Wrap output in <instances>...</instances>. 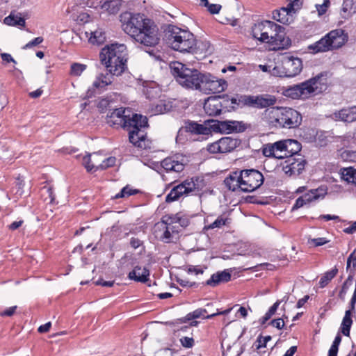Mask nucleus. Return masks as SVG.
<instances>
[{
	"mask_svg": "<svg viewBox=\"0 0 356 356\" xmlns=\"http://www.w3.org/2000/svg\"><path fill=\"white\" fill-rule=\"evenodd\" d=\"M241 177H242L241 170L235 171L232 172L229 176L225 179L224 183L230 191H236L237 190H241L243 191Z\"/></svg>",
	"mask_w": 356,
	"mask_h": 356,
	"instance_id": "5701e85b",
	"label": "nucleus"
},
{
	"mask_svg": "<svg viewBox=\"0 0 356 356\" xmlns=\"http://www.w3.org/2000/svg\"><path fill=\"white\" fill-rule=\"evenodd\" d=\"M337 268H334V269H332L330 271H327L326 272L321 278L320 281H319V284H320V286L323 288L324 286H325L327 283L332 279L334 278L337 273Z\"/></svg>",
	"mask_w": 356,
	"mask_h": 356,
	"instance_id": "4c0bfd02",
	"label": "nucleus"
},
{
	"mask_svg": "<svg viewBox=\"0 0 356 356\" xmlns=\"http://www.w3.org/2000/svg\"><path fill=\"white\" fill-rule=\"evenodd\" d=\"M227 87V83L225 79L205 73L202 74L197 90L205 94H214L225 91Z\"/></svg>",
	"mask_w": 356,
	"mask_h": 356,
	"instance_id": "9d476101",
	"label": "nucleus"
},
{
	"mask_svg": "<svg viewBox=\"0 0 356 356\" xmlns=\"http://www.w3.org/2000/svg\"><path fill=\"white\" fill-rule=\"evenodd\" d=\"M162 220L156 225L157 236L164 243H175L179 238V225L174 220Z\"/></svg>",
	"mask_w": 356,
	"mask_h": 356,
	"instance_id": "9b49d317",
	"label": "nucleus"
},
{
	"mask_svg": "<svg viewBox=\"0 0 356 356\" xmlns=\"http://www.w3.org/2000/svg\"><path fill=\"white\" fill-rule=\"evenodd\" d=\"M204 110L207 115L211 116L220 114L222 111L220 97L215 96L208 97L204 104Z\"/></svg>",
	"mask_w": 356,
	"mask_h": 356,
	"instance_id": "412c9836",
	"label": "nucleus"
},
{
	"mask_svg": "<svg viewBox=\"0 0 356 356\" xmlns=\"http://www.w3.org/2000/svg\"><path fill=\"white\" fill-rule=\"evenodd\" d=\"M200 6L207 7L211 14H218L222 8L220 4L209 3L208 0H200Z\"/></svg>",
	"mask_w": 356,
	"mask_h": 356,
	"instance_id": "58836bf2",
	"label": "nucleus"
},
{
	"mask_svg": "<svg viewBox=\"0 0 356 356\" xmlns=\"http://www.w3.org/2000/svg\"><path fill=\"white\" fill-rule=\"evenodd\" d=\"M115 157L111 156L106 159L103 157L102 170H105L109 167L113 166L115 163Z\"/></svg>",
	"mask_w": 356,
	"mask_h": 356,
	"instance_id": "8fccbe9b",
	"label": "nucleus"
},
{
	"mask_svg": "<svg viewBox=\"0 0 356 356\" xmlns=\"http://www.w3.org/2000/svg\"><path fill=\"white\" fill-rule=\"evenodd\" d=\"M87 65L79 63H73L70 66V74L72 76H80L86 70Z\"/></svg>",
	"mask_w": 356,
	"mask_h": 356,
	"instance_id": "c9c22d12",
	"label": "nucleus"
},
{
	"mask_svg": "<svg viewBox=\"0 0 356 356\" xmlns=\"http://www.w3.org/2000/svg\"><path fill=\"white\" fill-rule=\"evenodd\" d=\"M1 57L2 58V60L4 61V62H6V63H10V62H13L14 63H16V61L12 57V56L9 54H7V53H2L1 54Z\"/></svg>",
	"mask_w": 356,
	"mask_h": 356,
	"instance_id": "e2e57ef3",
	"label": "nucleus"
},
{
	"mask_svg": "<svg viewBox=\"0 0 356 356\" xmlns=\"http://www.w3.org/2000/svg\"><path fill=\"white\" fill-rule=\"evenodd\" d=\"M262 152L265 156L283 159V140L265 145Z\"/></svg>",
	"mask_w": 356,
	"mask_h": 356,
	"instance_id": "4be33fe9",
	"label": "nucleus"
},
{
	"mask_svg": "<svg viewBox=\"0 0 356 356\" xmlns=\"http://www.w3.org/2000/svg\"><path fill=\"white\" fill-rule=\"evenodd\" d=\"M137 193H138L137 190L132 189V188H129V186H126L121 190V191L119 193H118L115 195L114 198L118 199V198L127 197H129L130 195H134Z\"/></svg>",
	"mask_w": 356,
	"mask_h": 356,
	"instance_id": "a19ab883",
	"label": "nucleus"
},
{
	"mask_svg": "<svg viewBox=\"0 0 356 356\" xmlns=\"http://www.w3.org/2000/svg\"><path fill=\"white\" fill-rule=\"evenodd\" d=\"M353 279L351 276H348L346 280L344 282L341 290L339 292V296L341 299L344 300L346 294L349 289V287L352 285Z\"/></svg>",
	"mask_w": 356,
	"mask_h": 356,
	"instance_id": "37998d69",
	"label": "nucleus"
},
{
	"mask_svg": "<svg viewBox=\"0 0 356 356\" xmlns=\"http://www.w3.org/2000/svg\"><path fill=\"white\" fill-rule=\"evenodd\" d=\"M238 124L236 121H220L218 123V127L221 132L229 134L237 130Z\"/></svg>",
	"mask_w": 356,
	"mask_h": 356,
	"instance_id": "473e14b6",
	"label": "nucleus"
},
{
	"mask_svg": "<svg viewBox=\"0 0 356 356\" xmlns=\"http://www.w3.org/2000/svg\"><path fill=\"white\" fill-rule=\"evenodd\" d=\"M341 341V337L339 334H337L331 346L327 356H337L338 352V347Z\"/></svg>",
	"mask_w": 356,
	"mask_h": 356,
	"instance_id": "79ce46f5",
	"label": "nucleus"
},
{
	"mask_svg": "<svg viewBox=\"0 0 356 356\" xmlns=\"http://www.w3.org/2000/svg\"><path fill=\"white\" fill-rule=\"evenodd\" d=\"M106 40L105 33L102 29H97L90 33L88 41L92 44H101Z\"/></svg>",
	"mask_w": 356,
	"mask_h": 356,
	"instance_id": "2f4dec72",
	"label": "nucleus"
},
{
	"mask_svg": "<svg viewBox=\"0 0 356 356\" xmlns=\"http://www.w3.org/2000/svg\"><path fill=\"white\" fill-rule=\"evenodd\" d=\"M182 129H184V131L186 132L196 135L207 136L211 134V130L209 127L191 120H188L185 122L184 127L182 129H179V134H180V132L181 131ZM179 136V135H178L177 138Z\"/></svg>",
	"mask_w": 356,
	"mask_h": 356,
	"instance_id": "aec40b11",
	"label": "nucleus"
},
{
	"mask_svg": "<svg viewBox=\"0 0 356 356\" xmlns=\"http://www.w3.org/2000/svg\"><path fill=\"white\" fill-rule=\"evenodd\" d=\"M196 188V184L193 178L187 179L180 184L173 187L165 197L167 202L178 200L181 197L187 195L193 192Z\"/></svg>",
	"mask_w": 356,
	"mask_h": 356,
	"instance_id": "4468645a",
	"label": "nucleus"
},
{
	"mask_svg": "<svg viewBox=\"0 0 356 356\" xmlns=\"http://www.w3.org/2000/svg\"><path fill=\"white\" fill-rule=\"evenodd\" d=\"M341 177L348 183L356 185V169L351 167L344 168L341 173Z\"/></svg>",
	"mask_w": 356,
	"mask_h": 356,
	"instance_id": "f704fd0d",
	"label": "nucleus"
},
{
	"mask_svg": "<svg viewBox=\"0 0 356 356\" xmlns=\"http://www.w3.org/2000/svg\"><path fill=\"white\" fill-rule=\"evenodd\" d=\"M242 187L243 192H252L259 188L264 181V175L257 170L245 169L241 170Z\"/></svg>",
	"mask_w": 356,
	"mask_h": 356,
	"instance_id": "f8f14e48",
	"label": "nucleus"
},
{
	"mask_svg": "<svg viewBox=\"0 0 356 356\" xmlns=\"http://www.w3.org/2000/svg\"><path fill=\"white\" fill-rule=\"evenodd\" d=\"M170 70L177 81L183 87L192 89H198L202 77V73L195 69L186 67L180 62H174L170 64Z\"/></svg>",
	"mask_w": 356,
	"mask_h": 356,
	"instance_id": "0eeeda50",
	"label": "nucleus"
},
{
	"mask_svg": "<svg viewBox=\"0 0 356 356\" xmlns=\"http://www.w3.org/2000/svg\"><path fill=\"white\" fill-rule=\"evenodd\" d=\"M43 41V38L42 37H37L35 39H33L32 41H30L28 42L25 46L23 47L24 49H30L33 47L37 46L42 43Z\"/></svg>",
	"mask_w": 356,
	"mask_h": 356,
	"instance_id": "4d7b16f0",
	"label": "nucleus"
},
{
	"mask_svg": "<svg viewBox=\"0 0 356 356\" xmlns=\"http://www.w3.org/2000/svg\"><path fill=\"white\" fill-rule=\"evenodd\" d=\"M3 22L8 26H18L22 27L25 26V20L22 17L21 14L13 12L4 18Z\"/></svg>",
	"mask_w": 356,
	"mask_h": 356,
	"instance_id": "c85d7f7f",
	"label": "nucleus"
},
{
	"mask_svg": "<svg viewBox=\"0 0 356 356\" xmlns=\"http://www.w3.org/2000/svg\"><path fill=\"white\" fill-rule=\"evenodd\" d=\"M342 156L346 160L356 162V151H343L342 153Z\"/></svg>",
	"mask_w": 356,
	"mask_h": 356,
	"instance_id": "6e6d98bb",
	"label": "nucleus"
},
{
	"mask_svg": "<svg viewBox=\"0 0 356 356\" xmlns=\"http://www.w3.org/2000/svg\"><path fill=\"white\" fill-rule=\"evenodd\" d=\"M186 158L181 154H175L164 159L161 166L166 172H179L184 169Z\"/></svg>",
	"mask_w": 356,
	"mask_h": 356,
	"instance_id": "dca6fc26",
	"label": "nucleus"
},
{
	"mask_svg": "<svg viewBox=\"0 0 356 356\" xmlns=\"http://www.w3.org/2000/svg\"><path fill=\"white\" fill-rule=\"evenodd\" d=\"M322 78L323 76H317L300 84L291 86L286 89L283 94L292 99H306L323 89L325 83L321 82Z\"/></svg>",
	"mask_w": 356,
	"mask_h": 356,
	"instance_id": "6e6552de",
	"label": "nucleus"
},
{
	"mask_svg": "<svg viewBox=\"0 0 356 356\" xmlns=\"http://www.w3.org/2000/svg\"><path fill=\"white\" fill-rule=\"evenodd\" d=\"M346 41V36L342 30H333L318 41L310 44L308 49L313 53L325 52L341 47Z\"/></svg>",
	"mask_w": 356,
	"mask_h": 356,
	"instance_id": "1a4fd4ad",
	"label": "nucleus"
},
{
	"mask_svg": "<svg viewBox=\"0 0 356 356\" xmlns=\"http://www.w3.org/2000/svg\"><path fill=\"white\" fill-rule=\"evenodd\" d=\"M121 5V0H105L102 4V8L111 14H115L119 11Z\"/></svg>",
	"mask_w": 356,
	"mask_h": 356,
	"instance_id": "7c9ffc66",
	"label": "nucleus"
},
{
	"mask_svg": "<svg viewBox=\"0 0 356 356\" xmlns=\"http://www.w3.org/2000/svg\"><path fill=\"white\" fill-rule=\"evenodd\" d=\"M149 275V270L145 268L136 266L132 271L129 273V278L136 282H146Z\"/></svg>",
	"mask_w": 356,
	"mask_h": 356,
	"instance_id": "393cba45",
	"label": "nucleus"
},
{
	"mask_svg": "<svg viewBox=\"0 0 356 356\" xmlns=\"http://www.w3.org/2000/svg\"><path fill=\"white\" fill-rule=\"evenodd\" d=\"M221 152L227 153L234 149L238 145V140L231 137H223L218 140Z\"/></svg>",
	"mask_w": 356,
	"mask_h": 356,
	"instance_id": "bb28decb",
	"label": "nucleus"
},
{
	"mask_svg": "<svg viewBox=\"0 0 356 356\" xmlns=\"http://www.w3.org/2000/svg\"><path fill=\"white\" fill-rule=\"evenodd\" d=\"M286 7L275 10L272 13V17L282 24H289L293 21V15L302 7L301 0H287Z\"/></svg>",
	"mask_w": 356,
	"mask_h": 356,
	"instance_id": "ddd939ff",
	"label": "nucleus"
},
{
	"mask_svg": "<svg viewBox=\"0 0 356 356\" xmlns=\"http://www.w3.org/2000/svg\"><path fill=\"white\" fill-rule=\"evenodd\" d=\"M271 340L270 336L261 337L259 336L255 342V347L257 350L266 346V343Z\"/></svg>",
	"mask_w": 356,
	"mask_h": 356,
	"instance_id": "a18cd8bd",
	"label": "nucleus"
},
{
	"mask_svg": "<svg viewBox=\"0 0 356 356\" xmlns=\"http://www.w3.org/2000/svg\"><path fill=\"white\" fill-rule=\"evenodd\" d=\"M335 121H341L345 123H351L356 121V106L343 108L336 111L330 115Z\"/></svg>",
	"mask_w": 356,
	"mask_h": 356,
	"instance_id": "a211bd4d",
	"label": "nucleus"
},
{
	"mask_svg": "<svg viewBox=\"0 0 356 356\" xmlns=\"http://www.w3.org/2000/svg\"><path fill=\"white\" fill-rule=\"evenodd\" d=\"M51 322H48L44 325H42L38 327V332L40 333L47 332L49 330L51 327Z\"/></svg>",
	"mask_w": 356,
	"mask_h": 356,
	"instance_id": "338daca9",
	"label": "nucleus"
},
{
	"mask_svg": "<svg viewBox=\"0 0 356 356\" xmlns=\"http://www.w3.org/2000/svg\"><path fill=\"white\" fill-rule=\"evenodd\" d=\"M351 310H347L345 313V316L343 318L341 329V332L345 336H349L350 334V329L353 323V321L351 319Z\"/></svg>",
	"mask_w": 356,
	"mask_h": 356,
	"instance_id": "72a5a7b5",
	"label": "nucleus"
},
{
	"mask_svg": "<svg viewBox=\"0 0 356 356\" xmlns=\"http://www.w3.org/2000/svg\"><path fill=\"white\" fill-rule=\"evenodd\" d=\"M284 70L282 68V61L280 65H276L270 70V74L276 76H286L285 74H282Z\"/></svg>",
	"mask_w": 356,
	"mask_h": 356,
	"instance_id": "864d4df0",
	"label": "nucleus"
},
{
	"mask_svg": "<svg viewBox=\"0 0 356 356\" xmlns=\"http://www.w3.org/2000/svg\"><path fill=\"white\" fill-rule=\"evenodd\" d=\"M330 4V3L329 0H324L323 3L322 4L316 5V8L318 13V15H323L326 12Z\"/></svg>",
	"mask_w": 356,
	"mask_h": 356,
	"instance_id": "603ef678",
	"label": "nucleus"
},
{
	"mask_svg": "<svg viewBox=\"0 0 356 356\" xmlns=\"http://www.w3.org/2000/svg\"><path fill=\"white\" fill-rule=\"evenodd\" d=\"M303 197L306 200L307 203H309L313 200H316L319 197L318 190H312L309 193H307L305 195H303Z\"/></svg>",
	"mask_w": 356,
	"mask_h": 356,
	"instance_id": "49530a36",
	"label": "nucleus"
},
{
	"mask_svg": "<svg viewBox=\"0 0 356 356\" xmlns=\"http://www.w3.org/2000/svg\"><path fill=\"white\" fill-rule=\"evenodd\" d=\"M24 182L22 180L18 179L17 182L16 184V186L13 189V191L15 193V195L17 197H21L24 194V191L22 190L24 187Z\"/></svg>",
	"mask_w": 356,
	"mask_h": 356,
	"instance_id": "09e8293b",
	"label": "nucleus"
},
{
	"mask_svg": "<svg viewBox=\"0 0 356 356\" xmlns=\"http://www.w3.org/2000/svg\"><path fill=\"white\" fill-rule=\"evenodd\" d=\"M270 324L273 327H275L279 330H281L284 326V321L283 318H277V319H274V320L271 321Z\"/></svg>",
	"mask_w": 356,
	"mask_h": 356,
	"instance_id": "bf43d9fd",
	"label": "nucleus"
},
{
	"mask_svg": "<svg viewBox=\"0 0 356 356\" xmlns=\"http://www.w3.org/2000/svg\"><path fill=\"white\" fill-rule=\"evenodd\" d=\"M252 35L254 39L268 44L273 50L286 49L291 44L284 29L272 21L255 24L252 28Z\"/></svg>",
	"mask_w": 356,
	"mask_h": 356,
	"instance_id": "7ed1b4c3",
	"label": "nucleus"
},
{
	"mask_svg": "<svg viewBox=\"0 0 356 356\" xmlns=\"http://www.w3.org/2000/svg\"><path fill=\"white\" fill-rule=\"evenodd\" d=\"M282 68L284 72L282 74L287 77H293L298 74L302 69V60L292 56H285L282 59Z\"/></svg>",
	"mask_w": 356,
	"mask_h": 356,
	"instance_id": "2eb2a0df",
	"label": "nucleus"
},
{
	"mask_svg": "<svg viewBox=\"0 0 356 356\" xmlns=\"http://www.w3.org/2000/svg\"><path fill=\"white\" fill-rule=\"evenodd\" d=\"M351 264L353 267L356 266V250H355L348 258L347 268L350 267Z\"/></svg>",
	"mask_w": 356,
	"mask_h": 356,
	"instance_id": "13d9d810",
	"label": "nucleus"
},
{
	"mask_svg": "<svg viewBox=\"0 0 356 356\" xmlns=\"http://www.w3.org/2000/svg\"><path fill=\"white\" fill-rule=\"evenodd\" d=\"M99 59L111 74L120 76L127 68V47L118 43L106 45L102 49Z\"/></svg>",
	"mask_w": 356,
	"mask_h": 356,
	"instance_id": "20e7f679",
	"label": "nucleus"
},
{
	"mask_svg": "<svg viewBox=\"0 0 356 356\" xmlns=\"http://www.w3.org/2000/svg\"><path fill=\"white\" fill-rule=\"evenodd\" d=\"M207 150L211 154L222 153L218 140L209 144Z\"/></svg>",
	"mask_w": 356,
	"mask_h": 356,
	"instance_id": "3c124183",
	"label": "nucleus"
},
{
	"mask_svg": "<svg viewBox=\"0 0 356 356\" xmlns=\"http://www.w3.org/2000/svg\"><path fill=\"white\" fill-rule=\"evenodd\" d=\"M168 45L175 51L192 53L196 47V39L189 31L175 26H169L165 34Z\"/></svg>",
	"mask_w": 356,
	"mask_h": 356,
	"instance_id": "423d86ee",
	"label": "nucleus"
},
{
	"mask_svg": "<svg viewBox=\"0 0 356 356\" xmlns=\"http://www.w3.org/2000/svg\"><path fill=\"white\" fill-rule=\"evenodd\" d=\"M231 279V275L229 272L224 270L213 274L209 280L207 281V284L216 286L223 282H227Z\"/></svg>",
	"mask_w": 356,
	"mask_h": 356,
	"instance_id": "a878e982",
	"label": "nucleus"
},
{
	"mask_svg": "<svg viewBox=\"0 0 356 356\" xmlns=\"http://www.w3.org/2000/svg\"><path fill=\"white\" fill-rule=\"evenodd\" d=\"M277 99L275 96L270 95H258L257 107L266 108L271 106L276 103Z\"/></svg>",
	"mask_w": 356,
	"mask_h": 356,
	"instance_id": "c756f323",
	"label": "nucleus"
},
{
	"mask_svg": "<svg viewBox=\"0 0 356 356\" xmlns=\"http://www.w3.org/2000/svg\"><path fill=\"white\" fill-rule=\"evenodd\" d=\"M207 313V310L204 309H197L195 311H193L191 313H189L186 316L187 320L190 321L194 318H197L200 317H203L204 318H206L207 316H204V314Z\"/></svg>",
	"mask_w": 356,
	"mask_h": 356,
	"instance_id": "c03bdc74",
	"label": "nucleus"
},
{
	"mask_svg": "<svg viewBox=\"0 0 356 356\" xmlns=\"http://www.w3.org/2000/svg\"><path fill=\"white\" fill-rule=\"evenodd\" d=\"M115 74H111L108 71L106 73H100L97 76L92 83V86L97 89L105 88L111 85L114 81Z\"/></svg>",
	"mask_w": 356,
	"mask_h": 356,
	"instance_id": "b1692460",
	"label": "nucleus"
},
{
	"mask_svg": "<svg viewBox=\"0 0 356 356\" xmlns=\"http://www.w3.org/2000/svg\"><path fill=\"white\" fill-rule=\"evenodd\" d=\"M242 102L248 106H257V96H241Z\"/></svg>",
	"mask_w": 356,
	"mask_h": 356,
	"instance_id": "de8ad7c7",
	"label": "nucleus"
},
{
	"mask_svg": "<svg viewBox=\"0 0 356 356\" xmlns=\"http://www.w3.org/2000/svg\"><path fill=\"white\" fill-rule=\"evenodd\" d=\"M280 303L281 300H277L270 307L266 314L260 319V323L261 324H264L275 314Z\"/></svg>",
	"mask_w": 356,
	"mask_h": 356,
	"instance_id": "ea45409f",
	"label": "nucleus"
},
{
	"mask_svg": "<svg viewBox=\"0 0 356 356\" xmlns=\"http://www.w3.org/2000/svg\"><path fill=\"white\" fill-rule=\"evenodd\" d=\"M263 118L271 127L277 128H295L302 121L300 113L291 108L273 106L266 108Z\"/></svg>",
	"mask_w": 356,
	"mask_h": 356,
	"instance_id": "39448f33",
	"label": "nucleus"
},
{
	"mask_svg": "<svg viewBox=\"0 0 356 356\" xmlns=\"http://www.w3.org/2000/svg\"><path fill=\"white\" fill-rule=\"evenodd\" d=\"M121 27L136 42L154 47L160 41L159 29L151 20L139 13L124 12L120 15Z\"/></svg>",
	"mask_w": 356,
	"mask_h": 356,
	"instance_id": "f257e3e1",
	"label": "nucleus"
},
{
	"mask_svg": "<svg viewBox=\"0 0 356 356\" xmlns=\"http://www.w3.org/2000/svg\"><path fill=\"white\" fill-rule=\"evenodd\" d=\"M312 242L314 243L316 246L323 245L328 242L325 238H314Z\"/></svg>",
	"mask_w": 356,
	"mask_h": 356,
	"instance_id": "69168bd1",
	"label": "nucleus"
},
{
	"mask_svg": "<svg viewBox=\"0 0 356 356\" xmlns=\"http://www.w3.org/2000/svg\"><path fill=\"white\" fill-rule=\"evenodd\" d=\"M130 114L131 111L128 108H116L108 114V123L122 124L129 131V142L137 147L145 149L149 143L141 129L147 126V118L138 114H133L131 118Z\"/></svg>",
	"mask_w": 356,
	"mask_h": 356,
	"instance_id": "f03ea898",
	"label": "nucleus"
},
{
	"mask_svg": "<svg viewBox=\"0 0 356 356\" xmlns=\"http://www.w3.org/2000/svg\"><path fill=\"white\" fill-rule=\"evenodd\" d=\"M42 193H47L49 194V197L50 198V202H52L54 200V197L53 196V192H52V189L51 187L49 186H44L42 188Z\"/></svg>",
	"mask_w": 356,
	"mask_h": 356,
	"instance_id": "0e129e2a",
	"label": "nucleus"
},
{
	"mask_svg": "<svg viewBox=\"0 0 356 356\" xmlns=\"http://www.w3.org/2000/svg\"><path fill=\"white\" fill-rule=\"evenodd\" d=\"M17 309V306L10 307L8 309H6L5 311L2 312L0 315L1 316H13Z\"/></svg>",
	"mask_w": 356,
	"mask_h": 356,
	"instance_id": "680f3d73",
	"label": "nucleus"
},
{
	"mask_svg": "<svg viewBox=\"0 0 356 356\" xmlns=\"http://www.w3.org/2000/svg\"><path fill=\"white\" fill-rule=\"evenodd\" d=\"M231 219L228 218L227 215H220L213 222L204 225V229H220L225 225H227L230 224Z\"/></svg>",
	"mask_w": 356,
	"mask_h": 356,
	"instance_id": "cd10ccee",
	"label": "nucleus"
},
{
	"mask_svg": "<svg viewBox=\"0 0 356 356\" xmlns=\"http://www.w3.org/2000/svg\"><path fill=\"white\" fill-rule=\"evenodd\" d=\"M180 343L184 348H190L194 345V339L191 337H184L180 339Z\"/></svg>",
	"mask_w": 356,
	"mask_h": 356,
	"instance_id": "5fc2aeb1",
	"label": "nucleus"
},
{
	"mask_svg": "<svg viewBox=\"0 0 356 356\" xmlns=\"http://www.w3.org/2000/svg\"><path fill=\"white\" fill-rule=\"evenodd\" d=\"M288 152L289 158L297 154L301 149L300 144L295 140L288 139Z\"/></svg>",
	"mask_w": 356,
	"mask_h": 356,
	"instance_id": "e433bc0d",
	"label": "nucleus"
},
{
	"mask_svg": "<svg viewBox=\"0 0 356 356\" xmlns=\"http://www.w3.org/2000/svg\"><path fill=\"white\" fill-rule=\"evenodd\" d=\"M103 156L93 153L83 156L82 163L88 172L102 170Z\"/></svg>",
	"mask_w": 356,
	"mask_h": 356,
	"instance_id": "6ab92c4d",
	"label": "nucleus"
},
{
	"mask_svg": "<svg viewBox=\"0 0 356 356\" xmlns=\"http://www.w3.org/2000/svg\"><path fill=\"white\" fill-rule=\"evenodd\" d=\"M344 232L346 234H353L356 232V221L353 222L348 227L344 229Z\"/></svg>",
	"mask_w": 356,
	"mask_h": 356,
	"instance_id": "774afa93",
	"label": "nucleus"
},
{
	"mask_svg": "<svg viewBox=\"0 0 356 356\" xmlns=\"http://www.w3.org/2000/svg\"><path fill=\"white\" fill-rule=\"evenodd\" d=\"M298 158L291 157L285 161L282 170L287 176L298 175L305 168V161L298 155Z\"/></svg>",
	"mask_w": 356,
	"mask_h": 356,
	"instance_id": "f3484780",
	"label": "nucleus"
},
{
	"mask_svg": "<svg viewBox=\"0 0 356 356\" xmlns=\"http://www.w3.org/2000/svg\"><path fill=\"white\" fill-rule=\"evenodd\" d=\"M306 204H307V203L302 195L296 200V203L293 205L292 209L294 210V209H299Z\"/></svg>",
	"mask_w": 356,
	"mask_h": 356,
	"instance_id": "052dcab7",
	"label": "nucleus"
}]
</instances>
